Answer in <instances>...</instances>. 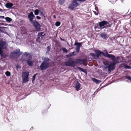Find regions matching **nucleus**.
I'll use <instances>...</instances> for the list:
<instances>
[{"label": "nucleus", "instance_id": "f257e3e1", "mask_svg": "<svg viewBox=\"0 0 131 131\" xmlns=\"http://www.w3.org/2000/svg\"><path fill=\"white\" fill-rule=\"evenodd\" d=\"M94 51L96 54L97 58L99 57L101 54H102L105 57L111 59L112 60L115 59V56L112 54H108L107 50L104 51V52L105 53V54L104 53L99 50L95 49L94 50Z\"/></svg>", "mask_w": 131, "mask_h": 131}, {"label": "nucleus", "instance_id": "f03ea898", "mask_svg": "<svg viewBox=\"0 0 131 131\" xmlns=\"http://www.w3.org/2000/svg\"><path fill=\"white\" fill-rule=\"evenodd\" d=\"M6 42L3 41H0V55L1 58H5L7 56V54L3 53V49H4L6 47Z\"/></svg>", "mask_w": 131, "mask_h": 131}, {"label": "nucleus", "instance_id": "7ed1b4c3", "mask_svg": "<svg viewBox=\"0 0 131 131\" xmlns=\"http://www.w3.org/2000/svg\"><path fill=\"white\" fill-rule=\"evenodd\" d=\"M113 62L111 63L108 66H107L106 67H104L105 69L108 68V72H111L115 68V66L116 63H117L118 62V60L117 59L115 58L112 60Z\"/></svg>", "mask_w": 131, "mask_h": 131}, {"label": "nucleus", "instance_id": "20e7f679", "mask_svg": "<svg viewBox=\"0 0 131 131\" xmlns=\"http://www.w3.org/2000/svg\"><path fill=\"white\" fill-rule=\"evenodd\" d=\"M64 64L67 66L74 67L75 66V65L74 64V61L71 58L68 59V60L65 62Z\"/></svg>", "mask_w": 131, "mask_h": 131}, {"label": "nucleus", "instance_id": "39448f33", "mask_svg": "<svg viewBox=\"0 0 131 131\" xmlns=\"http://www.w3.org/2000/svg\"><path fill=\"white\" fill-rule=\"evenodd\" d=\"M20 50L19 49H16V51H14L11 52L10 56L13 58H17L19 57L21 53H20Z\"/></svg>", "mask_w": 131, "mask_h": 131}, {"label": "nucleus", "instance_id": "423d86ee", "mask_svg": "<svg viewBox=\"0 0 131 131\" xmlns=\"http://www.w3.org/2000/svg\"><path fill=\"white\" fill-rule=\"evenodd\" d=\"M36 31H39L40 30L41 25L36 20H34V21L31 23Z\"/></svg>", "mask_w": 131, "mask_h": 131}, {"label": "nucleus", "instance_id": "0eeeda50", "mask_svg": "<svg viewBox=\"0 0 131 131\" xmlns=\"http://www.w3.org/2000/svg\"><path fill=\"white\" fill-rule=\"evenodd\" d=\"M49 67V63H47L46 62L43 61L41 64L40 68L41 70H44L47 69Z\"/></svg>", "mask_w": 131, "mask_h": 131}, {"label": "nucleus", "instance_id": "6e6552de", "mask_svg": "<svg viewBox=\"0 0 131 131\" xmlns=\"http://www.w3.org/2000/svg\"><path fill=\"white\" fill-rule=\"evenodd\" d=\"M78 0H73V2L70 4L69 8L71 10H73L79 4L77 2Z\"/></svg>", "mask_w": 131, "mask_h": 131}, {"label": "nucleus", "instance_id": "1a4fd4ad", "mask_svg": "<svg viewBox=\"0 0 131 131\" xmlns=\"http://www.w3.org/2000/svg\"><path fill=\"white\" fill-rule=\"evenodd\" d=\"M32 58L31 57L29 58L27 60L23 59L21 60V61L23 62L25 61H26L28 65L29 66H32L33 65V61L31 60Z\"/></svg>", "mask_w": 131, "mask_h": 131}, {"label": "nucleus", "instance_id": "9d476101", "mask_svg": "<svg viewBox=\"0 0 131 131\" xmlns=\"http://www.w3.org/2000/svg\"><path fill=\"white\" fill-rule=\"evenodd\" d=\"M82 42L78 43L77 41H75L74 45L77 46L76 50L77 52H79L80 47L82 46Z\"/></svg>", "mask_w": 131, "mask_h": 131}, {"label": "nucleus", "instance_id": "9b49d317", "mask_svg": "<svg viewBox=\"0 0 131 131\" xmlns=\"http://www.w3.org/2000/svg\"><path fill=\"white\" fill-rule=\"evenodd\" d=\"M107 21L105 20H103L102 21L98 23V24H99V26L101 27V29L104 28V27H102L107 25Z\"/></svg>", "mask_w": 131, "mask_h": 131}, {"label": "nucleus", "instance_id": "f8f14e48", "mask_svg": "<svg viewBox=\"0 0 131 131\" xmlns=\"http://www.w3.org/2000/svg\"><path fill=\"white\" fill-rule=\"evenodd\" d=\"M35 17V16L34 15L32 12H31L28 15V17L29 18V21L31 23L34 21L33 20Z\"/></svg>", "mask_w": 131, "mask_h": 131}, {"label": "nucleus", "instance_id": "ddd939ff", "mask_svg": "<svg viewBox=\"0 0 131 131\" xmlns=\"http://www.w3.org/2000/svg\"><path fill=\"white\" fill-rule=\"evenodd\" d=\"M83 62V59H77L75 61H74V64L75 65V64H82Z\"/></svg>", "mask_w": 131, "mask_h": 131}, {"label": "nucleus", "instance_id": "4468645a", "mask_svg": "<svg viewBox=\"0 0 131 131\" xmlns=\"http://www.w3.org/2000/svg\"><path fill=\"white\" fill-rule=\"evenodd\" d=\"M13 5L14 4L12 3L8 2L6 4L5 6L7 8L10 9L12 8Z\"/></svg>", "mask_w": 131, "mask_h": 131}, {"label": "nucleus", "instance_id": "2eb2a0df", "mask_svg": "<svg viewBox=\"0 0 131 131\" xmlns=\"http://www.w3.org/2000/svg\"><path fill=\"white\" fill-rule=\"evenodd\" d=\"M29 73L28 72L26 71L24 72L23 73L22 75V78H28Z\"/></svg>", "mask_w": 131, "mask_h": 131}, {"label": "nucleus", "instance_id": "dca6fc26", "mask_svg": "<svg viewBox=\"0 0 131 131\" xmlns=\"http://www.w3.org/2000/svg\"><path fill=\"white\" fill-rule=\"evenodd\" d=\"M80 87L81 84L79 82H77L75 86V87L76 90L77 91H78L80 89Z\"/></svg>", "mask_w": 131, "mask_h": 131}, {"label": "nucleus", "instance_id": "f3484780", "mask_svg": "<svg viewBox=\"0 0 131 131\" xmlns=\"http://www.w3.org/2000/svg\"><path fill=\"white\" fill-rule=\"evenodd\" d=\"M75 53V51H73L71 53H69V54L66 55V56L67 58L73 56H74L76 55V54H74Z\"/></svg>", "mask_w": 131, "mask_h": 131}, {"label": "nucleus", "instance_id": "a211bd4d", "mask_svg": "<svg viewBox=\"0 0 131 131\" xmlns=\"http://www.w3.org/2000/svg\"><path fill=\"white\" fill-rule=\"evenodd\" d=\"M100 36L102 38L105 39L106 37L107 34L105 33H102L101 34Z\"/></svg>", "mask_w": 131, "mask_h": 131}, {"label": "nucleus", "instance_id": "6ab92c4d", "mask_svg": "<svg viewBox=\"0 0 131 131\" xmlns=\"http://www.w3.org/2000/svg\"><path fill=\"white\" fill-rule=\"evenodd\" d=\"M46 35L45 34H44L43 32H40L38 33V36L41 37L42 38L44 36Z\"/></svg>", "mask_w": 131, "mask_h": 131}, {"label": "nucleus", "instance_id": "aec40b11", "mask_svg": "<svg viewBox=\"0 0 131 131\" xmlns=\"http://www.w3.org/2000/svg\"><path fill=\"white\" fill-rule=\"evenodd\" d=\"M113 23L112 22H107V25H106V27H111V26L112 25Z\"/></svg>", "mask_w": 131, "mask_h": 131}, {"label": "nucleus", "instance_id": "412c9836", "mask_svg": "<svg viewBox=\"0 0 131 131\" xmlns=\"http://www.w3.org/2000/svg\"><path fill=\"white\" fill-rule=\"evenodd\" d=\"M42 59L44 60L43 61L46 62V63H49V64H50V63L48 62L50 60L49 58H46L45 57H44L43 59L42 58Z\"/></svg>", "mask_w": 131, "mask_h": 131}, {"label": "nucleus", "instance_id": "4be33fe9", "mask_svg": "<svg viewBox=\"0 0 131 131\" xmlns=\"http://www.w3.org/2000/svg\"><path fill=\"white\" fill-rule=\"evenodd\" d=\"M66 0H59L58 3L60 5H62L65 2Z\"/></svg>", "mask_w": 131, "mask_h": 131}, {"label": "nucleus", "instance_id": "5701e85b", "mask_svg": "<svg viewBox=\"0 0 131 131\" xmlns=\"http://www.w3.org/2000/svg\"><path fill=\"white\" fill-rule=\"evenodd\" d=\"M90 54L91 56H92L94 59H96L97 58V57L96 55L94 53H90Z\"/></svg>", "mask_w": 131, "mask_h": 131}, {"label": "nucleus", "instance_id": "b1692460", "mask_svg": "<svg viewBox=\"0 0 131 131\" xmlns=\"http://www.w3.org/2000/svg\"><path fill=\"white\" fill-rule=\"evenodd\" d=\"M92 80L96 83H99L100 82V81L99 80H97L95 78H92Z\"/></svg>", "mask_w": 131, "mask_h": 131}, {"label": "nucleus", "instance_id": "393cba45", "mask_svg": "<svg viewBox=\"0 0 131 131\" xmlns=\"http://www.w3.org/2000/svg\"><path fill=\"white\" fill-rule=\"evenodd\" d=\"M124 67L126 69H131V67L127 65L126 64H125L124 65Z\"/></svg>", "mask_w": 131, "mask_h": 131}, {"label": "nucleus", "instance_id": "a878e982", "mask_svg": "<svg viewBox=\"0 0 131 131\" xmlns=\"http://www.w3.org/2000/svg\"><path fill=\"white\" fill-rule=\"evenodd\" d=\"M5 19L6 21L8 22H10L12 20V19L7 17H6V18H5Z\"/></svg>", "mask_w": 131, "mask_h": 131}, {"label": "nucleus", "instance_id": "bb28decb", "mask_svg": "<svg viewBox=\"0 0 131 131\" xmlns=\"http://www.w3.org/2000/svg\"><path fill=\"white\" fill-rule=\"evenodd\" d=\"M23 80V82L24 83H26L28 81V78H22Z\"/></svg>", "mask_w": 131, "mask_h": 131}, {"label": "nucleus", "instance_id": "cd10ccee", "mask_svg": "<svg viewBox=\"0 0 131 131\" xmlns=\"http://www.w3.org/2000/svg\"><path fill=\"white\" fill-rule=\"evenodd\" d=\"M94 28L95 29H101V27H100V26H99V24H98V23L97 24L95 25V26L94 27Z\"/></svg>", "mask_w": 131, "mask_h": 131}, {"label": "nucleus", "instance_id": "c85d7f7f", "mask_svg": "<svg viewBox=\"0 0 131 131\" xmlns=\"http://www.w3.org/2000/svg\"><path fill=\"white\" fill-rule=\"evenodd\" d=\"M40 11V10H39L38 9H36L34 11V13L35 15H38L39 13V12Z\"/></svg>", "mask_w": 131, "mask_h": 131}, {"label": "nucleus", "instance_id": "c756f323", "mask_svg": "<svg viewBox=\"0 0 131 131\" xmlns=\"http://www.w3.org/2000/svg\"><path fill=\"white\" fill-rule=\"evenodd\" d=\"M37 73H36V74H35L33 76V77L32 78V82L33 83L34 82V81L35 80V77L37 75Z\"/></svg>", "mask_w": 131, "mask_h": 131}, {"label": "nucleus", "instance_id": "7c9ffc66", "mask_svg": "<svg viewBox=\"0 0 131 131\" xmlns=\"http://www.w3.org/2000/svg\"><path fill=\"white\" fill-rule=\"evenodd\" d=\"M41 41V38H40V36L37 37V38L36 41L37 42H40Z\"/></svg>", "mask_w": 131, "mask_h": 131}, {"label": "nucleus", "instance_id": "2f4dec72", "mask_svg": "<svg viewBox=\"0 0 131 131\" xmlns=\"http://www.w3.org/2000/svg\"><path fill=\"white\" fill-rule=\"evenodd\" d=\"M62 50L64 53L65 52L67 53L68 52L67 50L64 48H62Z\"/></svg>", "mask_w": 131, "mask_h": 131}, {"label": "nucleus", "instance_id": "473e14b6", "mask_svg": "<svg viewBox=\"0 0 131 131\" xmlns=\"http://www.w3.org/2000/svg\"><path fill=\"white\" fill-rule=\"evenodd\" d=\"M77 68L79 70H81V71H82L83 72H85V71L84 70V69L82 68H81V67H77Z\"/></svg>", "mask_w": 131, "mask_h": 131}, {"label": "nucleus", "instance_id": "72a5a7b5", "mask_svg": "<svg viewBox=\"0 0 131 131\" xmlns=\"http://www.w3.org/2000/svg\"><path fill=\"white\" fill-rule=\"evenodd\" d=\"M60 24L61 23L60 21H58L56 22L55 25L56 26L58 27L59 26Z\"/></svg>", "mask_w": 131, "mask_h": 131}, {"label": "nucleus", "instance_id": "f704fd0d", "mask_svg": "<svg viewBox=\"0 0 131 131\" xmlns=\"http://www.w3.org/2000/svg\"><path fill=\"white\" fill-rule=\"evenodd\" d=\"M5 74L6 76L7 77H9L10 75V72L8 71L6 72H5Z\"/></svg>", "mask_w": 131, "mask_h": 131}, {"label": "nucleus", "instance_id": "c9c22d12", "mask_svg": "<svg viewBox=\"0 0 131 131\" xmlns=\"http://www.w3.org/2000/svg\"><path fill=\"white\" fill-rule=\"evenodd\" d=\"M126 79H128L131 82V77L129 75L126 76L125 77Z\"/></svg>", "mask_w": 131, "mask_h": 131}, {"label": "nucleus", "instance_id": "e433bc0d", "mask_svg": "<svg viewBox=\"0 0 131 131\" xmlns=\"http://www.w3.org/2000/svg\"><path fill=\"white\" fill-rule=\"evenodd\" d=\"M47 51H48V52L49 51H50V49L51 48L50 46H48L47 47Z\"/></svg>", "mask_w": 131, "mask_h": 131}, {"label": "nucleus", "instance_id": "4c0bfd02", "mask_svg": "<svg viewBox=\"0 0 131 131\" xmlns=\"http://www.w3.org/2000/svg\"><path fill=\"white\" fill-rule=\"evenodd\" d=\"M40 14L41 15L43 16L44 17H45V14H44V13L43 12L41 11L40 12Z\"/></svg>", "mask_w": 131, "mask_h": 131}, {"label": "nucleus", "instance_id": "58836bf2", "mask_svg": "<svg viewBox=\"0 0 131 131\" xmlns=\"http://www.w3.org/2000/svg\"><path fill=\"white\" fill-rule=\"evenodd\" d=\"M36 18L37 19H40L41 18L39 16H37L36 17Z\"/></svg>", "mask_w": 131, "mask_h": 131}, {"label": "nucleus", "instance_id": "ea45409f", "mask_svg": "<svg viewBox=\"0 0 131 131\" xmlns=\"http://www.w3.org/2000/svg\"><path fill=\"white\" fill-rule=\"evenodd\" d=\"M4 28V27H0V31L1 32H2V31L1 30V29H3Z\"/></svg>", "mask_w": 131, "mask_h": 131}, {"label": "nucleus", "instance_id": "a19ab883", "mask_svg": "<svg viewBox=\"0 0 131 131\" xmlns=\"http://www.w3.org/2000/svg\"><path fill=\"white\" fill-rule=\"evenodd\" d=\"M23 54L24 55L27 56L28 55V54L26 52H25Z\"/></svg>", "mask_w": 131, "mask_h": 131}, {"label": "nucleus", "instance_id": "79ce46f5", "mask_svg": "<svg viewBox=\"0 0 131 131\" xmlns=\"http://www.w3.org/2000/svg\"><path fill=\"white\" fill-rule=\"evenodd\" d=\"M4 18H5L4 16H0V19H4Z\"/></svg>", "mask_w": 131, "mask_h": 131}, {"label": "nucleus", "instance_id": "37998d69", "mask_svg": "<svg viewBox=\"0 0 131 131\" xmlns=\"http://www.w3.org/2000/svg\"><path fill=\"white\" fill-rule=\"evenodd\" d=\"M94 14H95L96 15H98V14L97 13H96V12H94Z\"/></svg>", "mask_w": 131, "mask_h": 131}, {"label": "nucleus", "instance_id": "c03bdc74", "mask_svg": "<svg viewBox=\"0 0 131 131\" xmlns=\"http://www.w3.org/2000/svg\"><path fill=\"white\" fill-rule=\"evenodd\" d=\"M60 40H62V41H64V39H62V38H60Z\"/></svg>", "mask_w": 131, "mask_h": 131}, {"label": "nucleus", "instance_id": "a18cd8bd", "mask_svg": "<svg viewBox=\"0 0 131 131\" xmlns=\"http://www.w3.org/2000/svg\"><path fill=\"white\" fill-rule=\"evenodd\" d=\"M53 18H55V19L56 18V15H54L53 16Z\"/></svg>", "mask_w": 131, "mask_h": 131}, {"label": "nucleus", "instance_id": "49530a36", "mask_svg": "<svg viewBox=\"0 0 131 131\" xmlns=\"http://www.w3.org/2000/svg\"><path fill=\"white\" fill-rule=\"evenodd\" d=\"M0 11H1V12H3V10L2 9H0Z\"/></svg>", "mask_w": 131, "mask_h": 131}, {"label": "nucleus", "instance_id": "de8ad7c7", "mask_svg": "<svg viewBox=\"0 0 131 131\" xmlns=\"http://www.w3.org/2000/svg\"><path fill=\"white\" fill-rule=\"evenodd\" d=\"M96 8L97 9V10L98 11V9H97V7H96V8H95V9H96Z\"/></svg>", "mask_w": 131, "mask_h": 131}, {"label": "nucleus", "instance_id": "09e8293b", "mask_svg": "<svg viewBox=\"0 0 131 131\" xmlns=\"http://www.w3.org/2000/svg\"><path fill=\"white\" fill-rule=\"evenodd\" d=\"M109 53H111V52H109Z\"/></svg>", "mask_w": 131, "mask_h": 131}, {"label": "nucleus", "instance_id": "8fccbe9b", "mask_svg": "<svg viewBox=\"0 0 131 131\" xmlns=\"http://www.w3.org/2000/svg\"><path fill=\"white\" fill-rule=\"evenodd\" d=\"M68 45H69V43H68Z\"/></svg>", "mask_w": 131, "mask_h": 131}, {"label": "nucleus", "instance_id": "3c124183", "mask_svg": "<svg viewBox=\"0 0 131 131\" xmlns=\"http://www.w3.org/2000/svg\"><path fill=\"white\" fill-rule=\"evenodd\" d=\"M130 38H131V36L130 37Z\"/></svg>", "mask_w": 131, "mask_h": 131}]
</instances>
